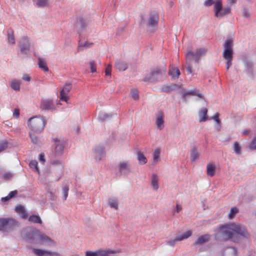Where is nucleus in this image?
<instances>
[{
    "label": "nucleus",
    "instance_id": "obj_2",
    "mask_svg": "<svg viewBox=\"0 0 256 256\" xmlns=\"http://www.w3.org/2000/svg\"><path fill=\"white\" fill-rule=\"evenodd\" d=\"M207 52L206 48H198L195 52L189 50L186 54V70L188 74L192 72L198 66L200 62V58L205 56Z\"/></svg>",
    "mask_w": 256,
    "mask_h": 256
},
{
    "label": "nucleus",
    "instance_id": "obj_61",
    "mask_svg": "<svg viewBox=\"0 0 256 256\" xmlns=\"http://www.w3.org/2000/svg\"><path fill=\"white\" fill-rule=\"evenodd\" d=\"M178 240H175V238L174 240H170L167 242V244L170 246H174L175 244V242Z\"/></svg>",
    "mask_w": 256,
    "mask_h": 256
},
{
    "label": "nucleus",
    "instance_id": "obj_20",
    "mask_svg": "<svg viewBox=\"0 0 256 256\" xmlns=\"http://www.w3.org/2000/svg\"><path fill=\"white\" fill-rule=\"evenodd\" d=\"M156 124L158 129L161 130L164 128V115L162 113H158L156 116Z\"/></svg>",
    "mask_w": 256,
    "mask_h": 256
},
{
    "label": "nucleus",
    "instance_id": "obj_16",
    "mask_svg": "<svg viewBox=\"0 0 256 256\" xmlns=\"http://www.w3.org/2000/svg\"><path fill=\"white\" fill-rule=\"evenodd\" d=\"M40 108L42 110H52L54 108L52 100L50 99L44 100L42 101Z\"/></svg>",
    "mask_w": 256,
    "mask_h": 256
},
{
    "label": "nucleus",
    "instance_id": "obj_41",
    "mask_svg": "<svg viewBox=\"0 0 256 256\" xmlns=\"http://www.w3.org/2000/svg\"><path fill=\"white\" fill-rule=\"evenodd\" d=\"M29 166L31 168L39 172V170L38 166V162L36 160H32L30 162Z\"/></svg>",
    "mask_w": 256,
    "mask_h": 256
},
{
    "label": "nucleus",
    "instance_id": "obj_29",
    "mask_svg": "<svg viewBox=\"0 0 256 256\" xmlns=\"http://www.w3.org/2000/svg\"><path fill=\"white\" fill-rule=\"evenodd\" d=\"M169 74L173 78H178L180 74V72L177 68H171L168 72Z\"/></svg>",
    "mask_w": 256,
    "mask_h": 256
},
{
    "label": "nucleus",
    "instance_id": "obj_33",
    "mask_svg": "<svg viewBox=\"0 0 256 256\" xmlns=\"http://www.w3.org/2000/svg\"><path fill=\"white\" fill-rule=\"evenodd\" d=\"M226 256H237L238 251L234 248H228L226 250Z\"/></svg>",
    "mask_w": 256,
    "mask_h": 256
},
{
    "label": "nucleus",
    "instance_id": "obj_59",
    "mask_svg": "<svg viewBox=\"0 0 256 256\" xmlns=\"http://www.w3.org/2000/svg\"><path fill=\"white\" fill-rule=\"evenodd\" d=\"M39 160L42 164H44V162H45V160L44 158V154H40Z\"/></svg>",
    "mask_w": 256,
    "mask_h": 256
},
{
    "label": "nucleus",
    "instance_id": "obj_46",
    "mask_svg": "<svg viewBox=\"0 0 256 256\" xmlns=\"http://www.w3.org/2000/svg\"><path fill=\"white\" fill-rule=\"evenodd\" d=\"M110 116L109 114L104 112H101L99 114L100 118L102 120L108 119Z\"/></svg>",
    "mask_w": 256,
    "mask_h": 256
},
{
    "label": "nucleus",
    "instance_id": "obj_18",
    "mask_svg": "<svg viewBox=\"0 0 256 256\" xmlns=\"http://www.w3.org/2000/svg\"><path fill=\"white\" fill-rule=\"evenodd\" d=\"M200 156V150L194 146L190 150V158L192 162L196 161Z\"/></svg>",
    "mask_w": 256,
    "mask_h": 256
},
{
    "label": "nucleus",
    "instance_id": "obj_62",
    "mask_svg": "<svg viewBox=\"0 0 256 256\" xmlns=\"http://www.w3.org/2000/svg\"><path fill=\"white\" fill-rule=\"evenodd\" d=\"M182 210V207L180 205L177 204L176 205V212H179Z\"/></svg>",
    "mask_w": 256,
    "mask_h": 256
},
{
    "label": "nucleus",
    "instance_id": "obj_55",
    "mask_svg": "<svg viewBox=\"0 0 256 256\" xmlns=\"http://www.w3.org/2000/svg\"><path fill=\"white\" fill-rule=\"evenodd\" d=\"M13 116L14 117L18 118L20 116V110L19 108H15L13 112Z\"/></svg>",
    "mask_w": 256,
    "mask_h": 256
},
{
    "label": "nucleus",
    "instance_id": "obj_6",
    "mask_svg": "<svg viewBox=\"0 0 256 256\" xmlns=\"http://www.w3.org/2000/svg\"><path fill=\"white\" fill-rule=\"evenodd\" d=\"M46 122L42 117L35 116L30 118L28 120V125L32 129V131L40 132L44 130Z\"/></svg>",
    "mask_w": 256,
    "mask_h": 256
},
{
    "label": "nucleus",
    "instance_id": "obj_48",
    "mask_svg": "<svg viewBox=\"0 0 256 256\" xmlns=\"http://www.w3.org/2000/svg\"><path fill=\"white\" fill-rule=\"evenodd\" d=\"M64 200H66L68 196V188L67 186H64L62 190Z\"/></svg>",
    "mask_w": 256,
    "mask_h": 256
},
{
    "label": "nucleus",
    "instance_id": "obj_49",
    "mask_svg": "<svg viewBox=\"0 0 256 256\" xmlns=\"http://www.w3.org/2000/svg\"><path fill=\"white\" fill-rule=\"evenodd\" d=\"M8 147L6 142L0 143V152L4 150Z\"/></svg>",
    "mask_w": 256,
    "mask_h": 256
},
{
    "label": "nucleus",
    "instance_id": "obj_25",
    "mask_svg": "<svg viewBox=\"0 0 256 256\" xmlns=\"http://www.w3.org/2000/svg\"><path fill=\"white\" fill-rule=\"evenodd\" d=\"M192 232L190 230H188L182 234H180L175 238V240L180 241L185 239L188 238L192 235Z\"/></svg>",
    "mask_w": 256,
    "mask_h": 256
},
{
    "label": "nucleus",
    "instance_id": "obj_12",
    "mask_svg": "<svg viewBox=\"0 0 256 256\" xmlns=\"http://www.w3.org/2000/svg\"><path fill=\"white\" fill-rule=\"evenodd\" d=\"M94 158L97 161H100L104 156V147L101 146H96L93 150Z\"/></svg>",
    "mask_w": 256,
    "mask_h": 256
},
{
    "label": "nucleus",
    "instance_id": "obj_15",
    "mask_svg": "<svg viewBox=\"0 0 256 256\" xmlns=\"http://www.w3.org/2000/svg\"><path fill=\"white\" fill-rule=\"evenodd\" d=\"M90 23V16H88L83 14L81 16V32L86 30L89 27Z\"/></svg>",
    "mask_w": 256,
    "mask_h": 256
},
{
    "label": "nucleus",
    "instance_id": "obj_38",
    "mask_svg": "<svg viewBox=\"0 0 256 256\" xmlns=\"http://www.w3.org/2000/svg\"><path fill=\"white\" fill-rule=\"evenodd\" d=\"M242 16L244 18H248L250 16V13L248 8L244 7L241 10Z\"/></svg>",
    "mask_w": 256,
    "mask_h": 256
},
{
    "label": "nucleus",
    "instance_id": "obj_51",
    "mask_svg": "<svg viewBox=\"0 0 256 256\" xmlns=\"http://www.w3.org/2000/svg\"><path fill=\"white\" fill-rule=\"evenodd\" d=\"M250 148L251 150H256V138L252 140Z\"/></svg>",
    "mask_w": 256,
    "mask_h": 256
},
{
    "label": "nucleus",
    "instance_id": "obj_31",
    "mask_svg": "<svg viewBox=\"0 0 256 256\" xmlns=\"http://www.w3.org/2000/svg\"><path fill=\"white\" fill-rule=\"evenodd\" d=\"M138 160L140 164H144L146 163L147 159L141 152H137Z\"/></svg>",
    "mask_w": 256,
    "mask_h": 256
},
{
    "label": "nucleus",
    "instance_id": "obj_14",
    "mask_svg": "<svg viewBox=\"0 0 256 256\" xmlns=\"http://www.w3.org/2000/svg\"><path fill=\"white\" fill-rule=\"evenodd\" d=\"M20 46L22 52L26 54L28 53L30 50V43L27 37L24 36L21 39Z\"/></svg>",
    "mask_w": 256,
    "mask_h": 256
},
{
    "label": "nucleus",
    "instance_id": "obj_10",
    "mask_svg": "<svg viewBox=\"0 0 256 256\" xmlns=\"http://www.w3.org/2000/svg\"><path fill=\"white\" fill-rule=\"evenodd\" d=\"M16 226L18 222L13 218H0V230H7Z\"/></svg>",
    "mask_w": 256,
    "mask_h": 256
},
{
    "label": "nucleus",
    "instance_id": "obj_52",
    "mask_svg": "<svg viewBox=\"0 0 256 256\" xmlns=\"http://www.w3.org/2000/svg\"><path fill=\"white\" fill-rule=\"evenodd\" d=\"M15 210L16 212L20 214L22 212H24L25 210L22 206H18L16 208Z\"/></svg>",
    "mask_w": 256,
    "mask_h": 256
},
{
    "label": "nucleus",
    "instance_id": "obj_19",
    "mask_svg": "<svg viewBox=\"0 0 256 256\" xmlns=\"http://www.w3.org/2000/svg\"><path fill=\"white\" fill-rule=\"evenodd\" d=\"M159 178L156 174H152L151 176L150 184L153 190L156 191L159 188Z\"/></svg>",
    "mask_w": 256,
    "mask_h": 256
},
{
    "label": "nucleus",
    "instance_id": "obj_21",
    "mask_svg": "<svg viewBox=\"0 0 256 256\" xmlns=\"http://www.w3.org/2000/svg\"><path fill=\"white\" fill-rule=\"evenodd\" d=\"M55 145L56 152L57 154H60L64 149V142L60 140L55 138L54 139Z\"/></svg>",
    "mask_w": 256,
    "mask_h": 256
},
{
    "label": "nucleus",
    "instance_id": "obj_40",
    "mask_svg": "<svg viewBox=\"0 0 256 256\" xmlns=\"http://www.w3.org/2000/svg\"><path fill=\"white\" fill-rule=\"evenodd\" d=\"M238 212V210L236 208H232L230 209V212L228 214V218L230 219L232 218L234 216L235 214H237Z\"/></svg>",
    "mask_w": 256,
    "mask_h": 256
},
{
    "label": "nucleus",
    "instance_id": "obj_36",
    "mask_svg": "<svg viewBox=\"0 0 256 256\" xmlns=\"http://www.w3.org/2000/svg\"><path fill=\"white\" fill-rule=\"evenodd\" d=\"M38 66L44 72H48V67L47 66L46 62L42 58H38Z\"/></svg>",
    "mask_w": 256,
    "mask_h": 256
},
{
    "label": "nucleus",
    "instance_id": "obj_23",
    "mask_svg": "<svg viewBox=\"0 0 256 256\" xmlns=\"http://www.w3.org/2000/svg\"><path fill=\"white\" fill-rule=\"evenodd\" d=\"M160 153V150L159 148H156L152 152V165H155L159 161Z\"/></svg>",
    "mask_w": 256,
    "mask_h": 256
},
{
    "label": "nucleus",
    "instance_id": "obj_34",
    "mask_svg": "<svg viewBox=\"0 0 256 256\" xmlns=\"http://www.w3.org/2000/svg\"><path fill=\"white\" fill-rule=\"evenodd\" d=\"M188 94L197 96L200 98H203L202 96L200 94L198 90H190L184 92L182 94V98H185L186 96Z\"/></svg>",
    "mask_w": 256,
    "mask_h": 256
},
{
    "label": "nucleus",
    "instance_id": "obj_60",
    "mask_svg": "<svg viewBox=\"0 0 256 256\" xmlns=\"http://www.w3.org/2000/svg\"><path fill=\"white\" fill-rule=\"evenodd\" d=\"M20 214H21V216H22V218H28V214L25 211V210H24V212H22L20 213Z\"/></svg>",
    "mask_w": 256,
    "mask_h": 256
},
{
    "label": "nucleus",
    "instance_id": "obj_27",
    "mask_svg": "<svg viewBox=\"0 0 256 256\" xmlns=\"http://www.w3.org/2000/svg\"><path fill=\"white\" fill-rule=\"evenodd\" d=\"M210 238L209 234H204L200 236L196 241V244H201L205 242H208Z\"/></svg>",
    "mask_w": 256,
    "mask_h": 256
},
{
    "label": "nucleus",
    "instance_id": "obj_32",
    "mask_svg": "<svg viewBox=\"0 0 256 256\" xmlns=\"http://www.w3.org/2000/svg\"><path fill=\"white\" fill-rule=\"evenodd\" d=\"M8 40L10 44H15L14 32L12 29L8 30Z\"/></svg>",
    "mask_w": 256,
    "mask_h": 256
},
{
    "label": "nucleus",
    "instance_id": "obj_63",
    "mask_svg": "<svg viewBox=\"0 0 256 256\" xmlns=\"http://www.w3.org/2000/svg\"><path fill=\"white\" fill-rule=\"evenodd\" d=\"M10 199V198H8V195L6 196V197H4V198H2V202H6L8 201V200H9Z\"/></svg>",
    "mask_w": 256,
    "mask_h": 256
},
{
    "label": "nucleus",
    "instance_id": "obj_50",
    "mask_svg": "<svg viewBox=\"0 0 256 256\" xmlns=\"http://www.w3.org/2000/svg\"><path fill=\"white\" fill-rule=\"evenodd\" d=\"M111 69L112 66L110 64H108L105 70V74L106 76H110L111 75Z\"/></svg>",
    "mask_w": 256,
    "mask_h": 256
},
{
    "label": "nucleus",
    "instance_id": "obj_30",
    "mask_svg": "<svg viewBox=\"0 0 256 256\" xmlns=\"http://www.w3.org/2000/svg\"><path fill=\"white\" fill-rule=\"evenodd\" d=\"M108 205L111 208H112L115 210H117L118 209V202L116 198H109L108 199Z\"/></svg>",
    "mask_w": 256,
    "mask_h": 256
},
{
    "label": "nucleus",
    "instance_id": "obj_7",
    "mask_svg": "<svg viewBox=\"0 0 256 256\" xmlns=\"http://www.w3.org/2000/svg\"><path fill=\"white\" fill-rule=\"evenodd\" d=\"M224 50L222 52L223 58L225 60L232 59L233 57V40L227 39L224 44Z\"/></svg>",
    "mask_w": 256,
    "mask_h": 256
},
{
    "label": "nucleus",
    "instance_id": "obj_11",
    "mask_svg": "<svg viewBox=\"0 0 256 256\" xmlns=\"http://www.w3.org/2000/svg\"><path fill=\"white\" fill-rule=\"evenodd\" d=\"M118 172L123 174H126L130 172L131 168L128 161L120 162L118 166Z\"/></svg>",
    "mask_w": 256,
    "mask_h": 256
},
{
    "label": "nucleus",
    "instance_id": "obj_4",
    "mask_svg": "<svg viewBox=\"0 0 256 256\" xmlns=\"http://www.w3.org/2000/svg\"><path fill=\"white\" fill-rule=\"evenodd\" d=\"M213 4H214V16L216 18H222L230 12V8L229 6L222 8L221 0H206L204 2V4L208 6L212 5Z\"/></svg>",
    "mask_w": 256,
    "mask_h": 256
},
{
    "label": "nucleus",
    "instance_id": "obj_44",
    "mask_svg": "<svg viewBox=\"0 0 256 256\" xmlns=\"http://www.w3.org/2000/svg\"><path fill=\"white\" fill-rule=\"evenodd\" d=\"M89 66L92 72H96V64L93 60L90 62Z\"/></svg>",
    "mask_w": 256,
    "mask_h": 256
},
{
    "label": "nucleus",
    "instance_id": "obj_42",
    "mask_svg": "<svg viewBox=\"0 0 256 256\" xmlns=\"http://www.w3.org/2000/svg\"><path fill=\"white\" fill-rule=\"evenodd\" d=\"M131 96L134 100H138L139 98L138 92L136 89H132L130 92Z\"/></svg>",
    "mask_w": 256,
    "mask_h": 256
},
{
    "label": "nucleus",
    "instance_id": "obj_5",
    "mask_svg": "<svg viewBox=\"0 0 256 256\" xmlns=\"http://www.w3.org/2000/svg\"><path fill=\"white\" fill-rule=\"evenodd\" d=\"M158 13L155 11L152 12L146 18H142L140 24L142 26H146L148 28L154 30L158 26Z\"/></svg>",
    "mask_w": 256,
    "mask_h": 256
},
{
    "label": "nucleus",
    "instance_id": "obj_8",
    "mask_svg": "<svg viewBox=\"0 0 256 256\" xmlns=\"http://www.w3.org/2000/svg\"><path fill=\"white\" fill-rule=\"evenodd\" d=\"M166 69L163 68L160 69V68H156L153 70L148 76H146L144 80L150 82H156L160 80L162 75L165 74Z\"/></svg>",
    "mask_w": 256,
    "mask_h": 256
},
{
    "label": "nucleus",
    "instance_id": "obj_45",
    "mask_svg": "<svg viewBox=\"0 0 256 256\" xmlns=\"http://www.w3.org/2000/svg\"><path fill=\"white\" fill-rule=\"evenodd\" d=\"M48 4V0H38L36 5L40 7H44Z\"/></svg>",
    "mask_w": 256,
    "mask_h": 256
},
{
    "label": "nucleus",
    "instance_id": "obj_64",
    "mask_svg": "<svg viewBox=\"0 0 256 256\" xmlns=\"http://www.w3.org/2000/svg\"><path fill=\"white\" fill-rule=\"evenodd\" d=\"M236 0H230V4H234L236 3Z\"/></svg>",
    "mask_w": 256,
    "mask_h": 256
},
{
    "label": "nucleus",
    "instance_id": "obj_43",
    "mask_svg": "<svg viewBox=\"0 0 256 256\" xmlns=\"http://www.w3.org/2000/svg\"><path fill=\"white\" fill-rule=\"evenodd\" d=\"M93 45V43L89 41H86L83 43H81V48H91Z\"/></svg>",
    "mask_w": 256,
    "mask_h": 256
},
{
    "label": "nucleus",
    "instance_id": "obj_1",
    "mask_svg": "<svg viewBox=\"0 0 256 256\" xmlns=\"http://www.w3.org/2000/svg\"><path fill=\"white\" fill-rule=\"evenodd\" d=\"M236 234L246 239L250 236L246 228L243 224L238 223L232 222L222 226L216 229V236L218 239L238 242L239 239Z\"/></svg>",
    "mask_w": 256,
    "mask_h": 256
},
{
    "label": "nucleus",
    "instance_id": "obj_35",
    "mask_svg": "<svg viewBox=\"0 0 256 256\" xmlns=\"http://www.w3.org/2000/svg\"><path fill=\"white\" fill-rule=\"evenodd\" d=\"M28 220L30 222L42 224V221L40 218L37 215L33 214L28 218Z\"/></svg>",
    "mask_w": 256,
    "mask_h": 256
},
{
    "label": "nucleus",
    "instance_id": "obj_58",
    "mask_svg": "<svg viewBox=\"0 0 256 256\" xmlns=\"http://www.w3.org/2000/svg\"><path fill=\"white\" fill-rule=\"evenodd\" d=\"M22 78L24 80L28 82H30L31 80L30 76L28 74H24Z\"/></svg>",
    "mask_w": 256,
    "mask_h": 256
},
{
    "label": "nucleus",
    "instance_id": "obj_47",
    "mask_svg": "<svg viewBox=\"0 0 256 256\" xmlns=\"http://www.w3.org/2000/svg\"><path fill=\"white\" fill-rule=\"evenodd\" d=\"M34 132V131L30 132L29 134L31 138L32 142L34 144H36L38 142V138L36 136L34 135V134H33Z\"/></svg>",
    "mask_w": 256,
    "mask_h": 256
},
{
    "label": "nucleus",
    "instance_id": "obj_54",
    "mask_svg": "<svg viewBox=\"0 0 256 256\" xmlns=\"http://www.w3.org/2000/svg\"><path fill=\"white\" fill-rule=\"evenodd\" d=\"M17 194H18V191L16 190L12 191L8 194V198H11L15 196Z\"/></svg>",
    "mask_w": 256,
    "mask_h": 256
},
{
    "label": "nucleus",
    "instance_id": "obj_56",
    "mask_svg": "<svg viewBox=\"0 0 256 256\" xmlns=\"http://www.w3.org/2000/svg\"><path fill=\"white\" fill-rule=\"evenodd\" d=\"M232 59H227L226 60V69L228 70L232 64Z\"/></svg>",
    "mask_w": 256,
    "mask_h": 256
},
{
    "label": "nucleus",
    "instance_id": "obj_22",
    "mask_svg": "<svg viewBox=\"0 0 256 256\" xmlns=\"http://www.w3.org/2000/svg\"><path fill=\"white\" fill-rule=\"evenodd\" d=\"M208 110L206 108H202L198 113L199 121L200 122H205L208 120Z\"/></svg>",
    "mask_w": 256,
    "mask_h": 256
},
{
    "label": "nucleus",
    "instance_id": "obj_9",
    "mask_svg": "<svg viewBox=\"0 0 256 256\" xmlns=\"http://www.w3.org/2000/svg\"><path fill=\"white\" fill-rule=\"evenodd\" d=\"M116 251L100 249L96 251H86L84 256H116Z\"/></svg>",
    "mask_w": 256,
    "mask_h": 256
},
{
    "label": "nucleus",
    "instance_id": "obj_26",
    "mask_svg": "<svg viewBox=\"0 0 256 256\" xmlns=\"http://www.w3.org/2000/svg\"><path fill=\"white\" fill-rule=\"evenodd\" d=\"M115 66L119 70H125L128 68L126 63L121 60H117L115 63Z\"/></svg>",
    "mask_w": 256,
    "mask_h": 256
},
{
    "label": "nucleus",
    "instance_id": "obj_24",
    "mask_svg": "<svg viewBox=\"0 0 256 256\" xmlns=\"http://www.w3.org/2000/svg\"><path fill=\"white\" fill-rule=\"evenodd\" d=\"M32 252L36 256H48L49 254V251L38 248H32Z\"/></svg>",
    "mask_w": 256,
    "mask_h": 256
},
{
    "label": "nucleus",
    "instance_id": "obj_13",
    "mask_svg": "<svg viewBox=\"0 0 256 256\" xmlns=\"http://www.w3.org/2000/svg\"><path fill=\"white\" fill-rule=\"evenodd\" d=\"M72 88L70 84H66L64 85L60 93V99L64 102H67L68 97V94Z\"/></svg>",
    "mask_w": 256,
    "mask_h": 256
},
{
    "label": "nucleus",
    "instance_id": "obj_28",
    "mask_svg": "<svg viewBox=\"0 0 256 256\" xmlns=\"http://www.w3.org/2000/svg\"><path fill=\"white\" fill-rule=\"evenodd\" d=\"M216 170L215 166L211 163H208L206 166V172L208 176H212L214 174Z\"/></svg>",
    "mask_w": 256,
    "mask_h": 256
},
{
    "label": "nucleus",
    "instance_id": "obj_57",
    "mask_svg": "<svg viewBox=\"0 0 256 256\" xmlns=\"http://www.w3.org/2000/svg\"><path fill=\"white\" fill-rule=\"evenodd\" d=\"M12 176V174L9 172H6L4 174V177L6 180L11 178Z\"/></svg>",
    "mask_w": 256,
    "mask_h": 256
},
{
    "label": "nucleus",
    "instance_id": "obj_39",
    "mask_svg": "<svg viewBox=\"0 0 256 256\" xmlns=\"http://www.w3.org/2000/svg\"><path fill=\"white\" fill-rule=\"evenodd\" d=\"M234 150L237 154H241V147L237 142H235L234 144Z\"/></svg>",
    "mask_w": 256,
    "mask_h": 256
},
{
    "label": "nucleus",
    "instance_id": "obj_53",
    "mask_svg": "<svg viewBox=\"0 0 256 256\" xmlns=\"http://www.w3.org/2000/svg\"><path fill=\"white\" fill-rule=\"evenodd\" d=\"M212 118L218 124L220 123V120L218 118V113L216 114L214 116H212Z\"/></svg>",
    "mask_w": 256,
    "mask_h": 256
},
{
    "label": "nucleus",
    "instance_id": "obj_17",
    "mask_svg": "<svg viewBox=\"0 0 256 256\" xmlns=\"http://www.w3.org/2000/svg\"><path fill=\"white\" fill-rule=\"evenodd\" d=\"M244 64L246 72L248 76L252 77L254 76L253 63L250 60H246L244 61Z\"/></svg>",
    "mask_w": 256,
    "mask_h": 256
},
{
    "label": "nucleus",
    "instance_id": "obj_37",
    "mask_svg": "<svg viewBox=\"0 0 256 256\" xmlns=\"http://www.w3.org/2000/svg\"><path fill=\"white\" fill-rule=\"evenodd\" d=\"M20 82L18 80H12L10 82V86L12 89L18 90L20 88Z\"/></svg>",
    "mask_w": 256,
    "mask_h": 256
},
{
    "label": "nucleus",
    "instance_id": "obj_3",
    "mask_svg": "<svg viewBox=\"0 0 256 256\" xmlns=\"http://www.w3.org/2000/svg\"><path fill=\"white\" fill-rule=\"evenodd\" d=\"M26 239L36 244L44 245L52 242L51 239L36 230H33L28 234Z\"/></svg>",
    "mask_w": 256,
    "mask_h": 256
}]
</instances>
